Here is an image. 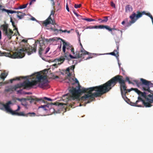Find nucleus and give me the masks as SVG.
Segmentation results:
<instances>
[{
    "label": "nucleus",
    "instance_id": "nucleus-30",
    "mask_svg": "<svg viewBox=\"0 0 153 153\" xmlns=\"http://www.w3.org/2000/svg\"><path fill=\"white\" fill-rule=\"evenodd\" d=\"M41 99H43L45 102H47L45 101L44 100H46L48 101H52V100L50 98H48V97H44L43 98H42Z\"/></svg>",
    "mask_w": 153,
    "mask_h": 153
},
{
    "label": "nucleus",
    "instance_id": "nucleus-8",
    "mask_svg": "<svg viewBox=\"0 0 153 153\" xmlns=\"http://www.w3.org/2000/svg\"><path fill=\"white\" fill-rule=\"evenodd\" d=\"M27 100H30V102L31 103H33L34 104H36V102L39 101H40L41 102H44L45 104H46V105H41L39 107V108H43L45 110H47L48 109L47 108H49L50 105H57V103L58 105H59L58 104H60L59 102L56 103L55 104H53V103H48L47 102H45L43 99L38 98L34 96L30 97L29 98H27Z\"/></svg>",
    "mask_w": 153,
    "mask_h": 153
},
{
    "label": "nucleus",
    "instance_id": "nucleus-44",
    "mask_svg": "<svg viewBox=\"0 0 153 153\" xmlns=\"http://www.w3.org/2000/svg\"><path fill=\"white\" fill-rule=\"evenodd\" d=\"M31 20L33 21H35L36 20V19L35 18L33 17H32L31 19Z\"/></svg>",
    "mask_w": 153,
    "mask_h": 153
},
{
    "label": "nucleus",
    "instance_id": "nucleus-52",
    "mask_svg": "<svg viewBox=\"0 0 153 153\" xmlns=\"http://www.w3.org/2000/svg\"><path fill=\"white\" fill-rule=\"evenodd\" d=\"M53 66H57V65L56 64H55L53 65Z\"/></svg>",
    "mask_w": 153,
    "mask_h": 153
},
{
    "label": "nucleus",
    "instance_id": "nucleus-10",
    "mask_svg": "<svg viewBox=\"0 0 153 153\" xmlns=\"http://www.w3.org/2000/svg\"><path fill=\"white\" fill-rule=\"evenodd\" d=\"M97 28L100 29H105L106 30H108V31H110L111 34L112 35H114V33L112 31L114 30H115V29L114 28H111L108 26L105 25H95L94 26H90L87 27H86V29H92Z\"/></svg>",
    "mask_w": 153,
    "mask_h": 153
},
{
    "label": "nucleus",
    "instance_id": "nucleus-4",
    "mask_svg": "<svg viewBox=\"0 0 153 153\" xmlns=\"http://www.w3.org/2000/svg\"><path fill=\"white\" fill-rule=\"evenodd\" d=\"M60 39L63 42L62 51L64 53V56L60 57L59 59H55V61H57L63 62L65 59H69V57L71 59H79L83 55H89V53L83 48L80 51H76L75 53L74 48L72 45L69 43L65 42L63 39Z\"/></svg>",
    "mask_w": 153,
    "mask_h": 153
},
{
    "label": "nucleus",
    "instance_id": "nucleus-19",
    "mask_svg": "<svg viewBox=\"0 0 153 153\" xmlns=\"http://www.w3.org/2000/svg\"><path fill=\"white\" fill-rule=\"evenodd\" d=\"M74 68L75 66L74 65H72L67 68L66 71L67 72H68V73L67 72L66 73L67 74V75L68 76L70 77L71 75V73L69 72L70 70H71L73 71Z\"/></svg>",
    "mask_w": 153,
    "mask_h": 153
},
{
    "label": "nucleus",
    "instance_id": "nucleus-17",
    "mask_svg": "<svg viewBox=\"0 0 153 153\" xmlns=\"http://www.w3.org/2000/svg\"><path fill=\"white\" fill-rule=\"evenodd\" d=\"M117 49L114 50V52L110 53H108V54H110L114 56H116L117 57L119 56V52H118V48H119V45H117Z\"/></svg>",
    "mask_w": 153,
    "mask_h": 153
},
{
    "label": "nucleus",
    "instance_id": "nucleus-54",
    "mask_svg": "<svg viewBox=\"0 0 153 153\" xmlns=\"http://www.w3.org/2000/svg\"><path fill=\"white\" fill-rule=\"evenodd\" d=\"M32 1H31L30 2V3H29V4H30V5H31V4L32 3Z\"/></svg>",
    "mask_w": 153,
    "mask_h": 153
},
{
    "label": "nucleus",
    "instance_id": "nucleus-57",
    "mask_svg": "<svg viewBox=\"0 0 153 153\" xmlns=\"http://www.w3.org/2000/svg\"><path fill=\"white\" fill-rule=\"evenodd\" d=\"M2 7V6L1 5H0V8H1Z\"/></svg>",
    "mask_w": 153,
    "mask_h": 153
},
{
    "label": "nucleus",
    "instance_id": "nucleus-45",
    "mask_svg": "<svg viewBox=\"0 0 153 153\" xmlns=\"http://www.w3.org/2000/svg\"><path fill=\"white\" fill-rule=\"evenodd\" d=\"M59 30L62 31V32H65L66 31V30H63L62 29H60Z\"/></svg>",
    "mask_w": 153,
    "mask_h": 153
},
{
    "label": "nucleus",
    "instance_id": "nucleus-2",
    "mask_svg": "<svg viewBox=\"0 0 153 153\" xmlns=\"http://www.w3.org/2000/svg\"><path fill=\"white\" fill-rule=\"evenodd\" d=\"M80 87L79 86L78 89L72 87L69 91L71 94L68 93L63 95L62 98V100L67 101L70 100L77 99H79V94L82 93H87V94L82 96L80 99L82 101L88 100L87 103H88L93 100L94 97H99L95 94L97 92H99V86L87 88H80Z\"/></svg>",
    "mask_w": 153,
    "mask_h": 153
},
{
    "label": "nucleus",
    "instance_id": "nucleus-31",
    "mask_svg": "<svg viewBox=\"0 0 153 153\" xmlns=\"http://www.w3.org/2000/svg\"><path fill=\"white\" fill-rule=\"evenodd\" d=\"M81 6V4H75L74 5V7L76 8H80Z\"/></svg>",
    "mask_w": 153,
    "mask_h": 153
},
{
    "label": "nucleus",
    "instance_id": "nucleus-27",
    "mask_svg": "<svg viewBox=\"0 0 153 153\" xmlns=\"http://www.w3.org/2000/svg\"><path fill=\"white\" fill-rule=\"evenodd\" d=\"M12 25L13 27H15V29L17 31V33H18V34L19 35H20L19 33V32H18V28L16 27V25H15V23H14V22H12Z\"/></svg>",
    "mask_w": 153,
    "mask_h": 153
},
{
    "label": "nucleus",
    "instance_id": "nucleus-23",
    "mask_svg": "<svg viewBox=\"0 0 153 153\" xmlns=\"http://www.w3.org/2000/svg\"><path fill=\"white\" fill-rule=\"evenodd\" d=\"M28 4H23V5L20 6L17 8H16V9H22L25 8Z\"/></svg>",
    "mask_w": 153,
    "mask_h": 153
},
{
    "label": "nucleus",
    "instance_id": "nucleus-1",
    "mask_svg": "<svg viewBox=\"0 0 153 153\" xmlns=\"http://www.w3.org/2000/svg\"><path fill=\"white\" fill-rule=\"evenodd\" d=\"M38 44L40 46L39 50V55L43 59L42 57V54H46L50 49L49 47H48L45 49V45L43 40H40L38 42H35L33 45V46H31L30 45L24 46L14 53H12L2 52L0 51V56H4L13 59L22 58L25 56L26 53H27L28 55H30L33 52H36Z\"/></svg>",
    "mask_w": 153,
    "mask_h": 153
},
{
    "label": "nucleus",
    "instance_id": "nucleus-33",
    "mask_svg": "<svg viewBox=\"0 0 153 153\" xmlns=\"http://www.w3.org/2000/svg\"><path fill=\"white\" fill-rule=\"evenodd\" d=\"M50 29L52 30V31H54V32H56V31H57V32H58V31H59V30H58V29H54L52 27H51L50 28Z\"/></svg>",
    "mask_w": 153,
    "mask_h": 153
},
{
    "label": "nucleus",
    "instance_id": "nucleus-42",
    "mask_svg": "<svg viewBox=\"0 0 153 153\" xmlns=\"http://www.w3.org/2000/svg\"><path fill=\"white\" fill-rule=\"evenodd\" d=\"M126 80V81H129L130 80V79H129L128 77H126V80Z\"/></svg>",
    "mask_w": 153,
    "mask_h": 153
},
{
    "label": "nucleus",
    "instance_id": "nucleus-36",
    "mask_svg": "<svg viewBox=\"0 0 153 153\" xmlns=\"http://www.w3.org/2000/svg\"><path fill=\"white\" fill-rule=\"evenodd\" d=\"M59 78V77L57 76H53V78L54 79H56V78Z\"/></svg>",
    "mask_w": 153,
    "mask_h": 153
},
{
    "label": "nucleus",
    "instance_id": "nucleus-9",
    "mask_svg": "<svg viewBox=\"0 0 153 153\" xmlns=\"http://www.w3.org/2000/svg\"><path fill=\"white\" fill-rule=\"evenodd\" d=\"M1 28L3 30V34L7 37L9 39H10L13 36V32L10 28H8V25L7 24H3L1 26Z\"/></svg>",
    "mask_w": 153,
    "mask_h": 153
},
{
    "label": "nucleus",
    "instance_id": "nucleus-55",
    "mask_svg": "<svg viewBox=\"0 0 153 153\" xmlns=\"http://www.w3.org/2000/svg\"><path fill=\"white\" fill-rule=\"evenodd\" d=\"M77 34L79 36V32H77Z\"/></svg>",
    "mask_w": 153,
    "mask_h": 153
},
{
    "label": "nucleus",
    "instance_id": "nucleus-24",
    "mask_svg": "<svg viewBox=\"0 0 153 153\" xmlns=\"http://www.w3.org/2000/svg\"><path fill=\"white\" fill-rule=\"evenodd\" d=\"M82 19L88 22L95 21V19L91 18H83Z\"/></svg>",
    "mask_w": 153,
    "mask_h": 153
},
{
    "label": "nucleus",
    "instance_id": "nucleus-15",
    "mask_svg": "<svg viewBox=\"0 0 153 153\" xmlns=\"http://www.w3.org/2000/svg\"><path fill=\"white\" fill-rule=\"evenodd\" d=\"M19 86L17 84L14 86H11L9 87H7L5 90V91L7 92L13 91H14L17 90L19 88Z\"/></svg>",
    "mask_w": 153,
    "mask_h": 153
},
{
    "label": "nucleus",
    "instance_id": "nucleus-60",
    "mask_svg": "<svg viewBox=\"0 0 153 153\" xmlns=\"http://www.w3.org/2000/svg\"><path fill=\"white\" fill-rule=\"evenodd\" d=\"M20 77V78H22V77ZM23 78H24V77H23Z\"/></svg>",
    "mask_w": 153,
    "mask_h": 153
},
{
    "label": "nucleus",
    "instance_id": "nucleus-22",
    "mask_svg": "<svg viewBox=\"0 0 153 153\" xmlns=\"http://www.w3.org/2000/svg\"><path fill=\"white\" fill-rule=\"evenodd\" d=\"M104 19H98L99 21H101L100 22V23H102L103 22H106L108 21V17L107 16H105L104 17Z\"/></svg>",
    "mask_w": 153,
    "mask_h": 153
},
{
    "label": "nucleus",
    "instance_id": "nucleus-43",
    "mask_svg": "<svg viewBox=\"0 0 153 153\" xmlns=\"http://www.w3.org/2000/svg\"><path fill=\"white\" fill-rule=\"evenodd\" d=\"M75 82L76 83H79L78 81L76 78H75Z\"/></svg>",
    "mask_w": 153,
    "mask_h": 153
},
{
    "label": "nucleus",
    "instance_id": "nucleus-13",
    "mask_svg": "<svg viewBox=\"0 0 153 153\" xmlns=\"http://www.w3.org/2000/svg\"><path fill=\"white\" fill-rule=\"evenodd\" d=\"M12 104L11 101H10L7 102L5 104H3V106L5 109V111L7 113H10L12 115H17V113H18L16 110L15 111H13L10 108V105Z\"/></svg>",
    "mask_w": 153,
    "mask_h": 153
},
{
    "label": "nucleus",
    "instance_id": "nucleus-48",
    "mask_svg": "<svg viewBox=\"0 0 153 153\" xmlns=\"http://www.w3.org/2000/svg\"><path fill=\"white\" fill-rule=\"evenodd\" d=\"M92 58V57H91V56H89L88 57L87 59H90V58Z\"/></svg>",
    "mask_w": 153,
    "mask_h": 153
},
{
    "label": "nucleus",
    "instance_id": "nucleus-29",
    "mask_svg": "<svg viewBox=\"0 0 153 153\" xmlns=\"http://www.w3.org/2000/svg\"><path fill=\"white\" fill-rule=\"evenodd\" d=\"M46 41L47 42H53L54 41L56 40L55 39L53 38H51L49 39H45Z\"/></svg>",
    "mask_w": 153,
    "mask_h": 153
},
{
    "label": "nucleus",
    "instance_id": "nucleus-20",
    "mask_svg": "<svg viewBox=\"0 0 153 153\" xmlns=\"http://www.w3.org/2000/svg\"><path fill=\"white\" fill-rule=\"evenodd\" d=\"M133 10V8L130 5H127L125 7V12L126 13L130 12Z\"/></svg>",
    "mask_w": 153,
    "mask_h": 153
},
{
    "label": "nucleus",
    "instance_id": "nucleus-7",
    "mask_svg": "<svg viewBox=\"0 0 153 153\" xmlns=\"http://www.w3.org/2000/svg\"><path fill=\"white\" fill-rule=\"evenodd\" d=\"M137 14L133 12L132 14L130 16L129 18L131 19L128 24V26H130L132 24L135 23L137 20L139 18L141 17L143 15H146L150 17L152 19L153 24V17L149 13H146L145 11L140 12V11H138L137 12Z\"/></svg>",
    "mask_w": 153,
    "mask_h": 153
},
{
    "label": "nucleus",
    "instance_id": "nucleus-5",
    "mask_svg": "<svg viewBox=\"0 0 153 153\" xmlns=\"http://www.w3.org/2000/svg\"><path fill=\"white\" fill-rule=\"evenodd\" d=\"M140 81L137 80H134L137 86L141 89L142 90L145 91L143 92L139 91L138 89H135V92L139 96L144 97L146 101L149 102L151 103L153 93L150 89V85L151 83L150 81H148L143 78L140 79Z\"/></svg>",
    "mask_w": 153,
    "mask_h": 153
},
{
    "label": "nucleus",
    "instance_id": "nucleus-25",
    "mask_svg": "<svg viewBox=\"0 0 153 153\" xmlns=\"http://www.w3.org/2000/svg\"><path fill=\"white\" fill-rule=\"evenodd\" d=\"M2 11H5L7 12L8 14L10 13H13V10H7L5 9L4 8H3L2 9Z\"/></svg>",
    "mask_w": 153,
    "mask_h": 153
},
{
    "label": "nucleus",
    "instance_id": "nucleus-26",
    "mask_svg": "<svg viewBox=\"0 0 153 153\" xmlns=\"http://www.w3.org/2000/svg\"><path fill=\"white\" fill-rule=\"evenodd\" d=\"M25 15V13H23L21 15H19V14L17 15V16L19 19H22Z\"/></svg>",
    "mask_w": 153,
    "mask_h": 153
},
{
    "label": "nucleus",
    "instance_id": "nucleus-49",
    "mask_svg": "<svg viewBox=\"0 0 153 153\" xmlns=\"http://www.w3.org/2000/svg\"><path fill=\"white\" fill-rule=\"evenodd\" d=\"M129 84H133V83L131 82L130 80L128 81Z\"/></svg>",
    "mask_w": 153,
    "mask_h": 153
},
{
    "label": "nucleus",
    "instance_id": "nucleus-38",
    "mask_svg": "<svg viewBox=\"0 0 153 153\" xmlns=\"http://www.w3.org/2000/svg\"><path fill=\"white\" fill-rule=\"evenodd\" d=\"M22 90H20L17 91V94L21 93Z\"/></svg>",
    "mask_w": 153,
    "mask_h": 153
},
{
    "label": "nucleus",
    "instance_id": "nucleus-59",
    "mask_svg": "<svg viewBox=\"0 0 153 153\" xmlns=\"http://www.w3.org/2000/svg\"><path fill=\"white\" fill-rule=\"evenodd\" d=\"M61 46H62V45H61H61L59 47V48H61Z\"/></svg>",
    "mask_w": 153,
    "mask_h": 153
},
{
    "label": "nucleus",
    "instance_id": "nucleus-28",
    "mask_svg": "<svg viewBox=\"0 0 153 153\" xmlns=\"http://www.w3.org/2000/svg\"><path fill=\"white\" fill-rule=\"evenodd\" d=\"M20 80V77H16L15 78H14V79H10V82L11 83H12L13 82V81H15L16 80Z\"/></svg>",
    "mask_w": 153,
    "mask_h": 153
},
{
    "label": "nucleus",
    "instance_id": "nucleus-40",
    "mask_svg": "<svg viewBox=\"0 0 153 153\" xmlns=\"http://www.w3.org/2000/svg\"><path fill=\"white\" fill-rule=\"evenodd\" d=\"M66 9L68 12L69 11V9L68 8V6L67 4V5L66 6Z\"/></svg>",
    "mask_w": 153,
    "mask_h": 153
},
{
    "label": "nucleus",
    "instance_id": "nucleus-14",
    "mask_svg": "<svg viewBox=\"0 0 153 153\" xmlns=\"http://www.w3.org/2000/svg\"><path fill=\"white\" fill-rule=\"evenodd\" d=\"M17 115L19 116H23L25 117H35L36 116V114L34 112H29L27 114H25L24 112H18L17 113Z\"/></svg>",
    "mask_w": 153,
    "mask_h": 153
},
{
    "label": "nucleus",
    "instance_id": "nucleus-12",
    "mask_svg": "<svg viewBox=\"0 0 153 153\" xmlns=\"http://www.w3.org/2000/svg\"><path fill=\"white\" fill-rule=\"evenodd\" d=\"M139 101L142 102H143V104L144 106L146 107H149L152 106V105L151 104V103L149 102H145V101L140 96H139L138 97V100L136 101L135 102L133 103V105H132L138 107H141V105H137L138 102Z\"/></svg>",
    "mask_w": 153,
    "mask_h": 153
},
{
    "label": "nucleus",
    "instance_id": "nucleus-3",
    "mask_svg": "<svg viewBox=\"0 0 153 153\" xmlns=\"http://www.w3.org/2000/svg\"><path fill=\"white\" fill-rule=\"evenodd\" d=\"M126 81L123 77L118 75L111 78L105 83L99 86V92L95 94L97 96H101L110 91L117 83L120 85V88L121 95L123 96V92L126 91L127 86L126 84Z\"/></svg>",
    "mask_w": 153,
    "mask_h": 153
},
{
    "label": "nucleus",
    "instance_id": "nucleus-47",
    "mask_svg": "<svg viewBox=\"0 0 153 153\" xmlns=\"http://www.w3.org/2000/svg\"><path fill=\"white\" fill-rule=\"evenodd\" d=\"M1 38V30H0V39Z\"/></svg>",
    "mask_w": 153,
    "mask_h": 153
},
{
    "label": "nucleus",
    "instance_id": "nucleus-21",
    "mask_svg": "<svg viewBox=\"0 0 153 153\" xmlns=\"http://www.w3.org/2000/svg\"><path fill=\"white\" fill-rule=\"evenodd\" d=\"M135 89H137L136 88H131L130 89H127L126 88V90L125 91H124L123 93V96H125L126 94L128 93V92H130L132 90H134L135 92L136 90Z\"/></svg>",
    "mask_w": 153,
    "mask_h": 153
},
{
    "label": "nucleus",
    "instance_id": "nucleus-11",
    "mask_svg": "<svg viewBox=\"0 0 153 153\" xmlns=\"http://www.w3.org/2000/svg\"><path fill=\"white\" fill-rule=\"evenodd\" d=\"M55 11L54 10H52L51 11V13L45 21L42 22V24L45 26H47L48 25L51 24L52 25L56 24L54 19H52L51 16H53L55 14Z\"/></svg>",
    "mask_w": 153,
    "mask_h": 153
},
{
    "label": "nucleus",
    "instance_id": "nucleus-41",
    "mask_svg": "<svg viewBox=\"0 0 153 153\" xmlns=\"http://www.w3.org/2000/svg\"><path fill=\"white\" fill-rule=\"evenodd\" d=\"M22 42H23L25 43H26L27 42V40L25 39H23L22 40Z\"/></svg>",
    "mask_w": 153,
    "mask_h": 153
},
{
    "label": "nucleus",
    "instance_id": "nucleus-34",
    "mask_svg": "<svg viewBox=\"0 0 153 153\" xmlns=\"http://www.w3.org/2000/svg\"><path fill=\"white\" fill-rule=\"evenodd\" d=\"M73 13L78 17H82L81 16L79 15V14H78L74 11H73Z\"/></svg>",
    "mask_w": 153,
    "mask_h": 153
},
{
    "label": "nucleus",
    "instance_id": "nucleus-6",
    "mask_svg": "<svg viewBox=\"0 0 153 153\" xmlns=\"http://www.w3.org/2000/svg\"><path fill=\"white\" fill-rule=\"evenodd\" d=\"M35 79L30 82L28 80H26L22 83L18 84L19 88L22 87L25 88L30 87L36 85L38 84V86L44 89H47L49 88L47 80V76L46 75H41L39 74L36 75Z\"/></svg>",
    "mask_w": 153,
    "mask_h": 153
},
{
    "label": "nucleus",
    "instance_id": "nucleus-16",
    "mask_svg": "<svg viewBox=\"0 0 153 153\" xmlns=\"http://www.w3.org/2000/svg\"><path fill=\"white\" fill-rule=\"evenodd\" d=\"M114 28L115 29V30H113L112 31H113V33H114V34L113 35H115V36L114 37V40H115V42H116V45H117H117H118V44H119V42H120V37L119 36H117L116 35L118 33L117 32H115L114 31V30H116V28Z\"/></svg>",
    "mask_w": 153,
    "mask_h": 153
},
{
    "label": "nucleus",
    "instance_id": "nucleus-18",
    "mask_svg": "<svg viewBox=\"0 0 153 153\" xmlns=\"http://www.w3.org/2000/svg\"><path fill=\"white\" fill-rule=\"evenodd\" d=\"M16 100H17L19 101H21L22 102L21 104L23 105L24 106L26 107L27 105V103L26 102V100H27V99H26L25 98H17Z\"/></svg>",
    "mask_w": 153,
    "mask_h": 153
},
{
    "label": "nucleus",
    "instance_id": "nucleus-53",
    "mask_svg": "<svg viewBox=\"0 0 153 153\" xmlns=\"http://www.w3.org/2000/svg\"><path fill=\"white\" fill-rule=\"evenodd\" d=\"M78 18L79 19H82V17H78Z\"/></svg>",
    "mask_w": 153,
    "mask_h": 153
},
{
    "label": "nucleus",
    "instance_id": "nucleus-46",
    "mask_svg": "<svg viewBox=\"0 0 153 153\" xmlns=\"http://www.w3.org/2000/svg\"><path fill=\"white\" fill-rule=\"evenodd\" d=\"M79 41L80 42V45L81 46V47L82 48V44L80 42V37H79Z\"/></svg>",
    "mask_w": 153,
    "mask_h": 153
},
{
    "label": "nucleus",
    "instance_id": "nucleus-37",
    "mask_svg": "<svg viewBox=\"0 0 153 153\" xmlns=\"http://www.w3.org/2000/svg\"><path fill=\"white\" fill-rule=\"evenodd\" d=\"M111 5L112 7H115V4H114L113 2H111Z\"/></svg>",
    "mask_w": 153,
    "mask_h": 153
},
{
    "label": "nucleus",
    "instance_id": "nucleus-35",
    "mask_svg": "<svg viewBox=\"0 0 153 153\" xmlns=\"http://www.w3.org/2000/svg\"><path fill=\"white\" fill-rule=\"evenodd\" d=\"M17 13L18 14H19V13H22L21 12H20V11H16L13 10V13Z\"/></svg>",
    "mask_w": 153,
    "mask_h": 153
},
{
    "label": "nucleus",
    "instance_id": "nucleus-58",
    "mask_svg": "<svg viewBox=\"0 0 153 153\" xmlns=\"http://www.w3.org/2000/svg\"><path fill=\"white\" fill-rule=\"evenodd\" d=\"M35 1V0H31V1H32V2L33 1Z\"/></svg>",
    "mask_w": 153,
    "mask_h": 153
},
{
    "label": "nucleus",
    "instance_id": "nucleus-51",
    "mask_svg": "<svg viewBox=\"0 0 153 153\" xmlns=\"http://www.w3.org/2000/svg\"><path fill=\"white\" fill-rule=\"evenodd\" d=\"M125 23V21H123L122 22V24L123 25Z\"/></svg>",
    "mask_w": 153,
    "mask_h": 153
},
{
    "label": "nucleus",
    "instance_id": "nucleus-56",
    "mask_svg": "<svg viewBox=\"0 0 153 153\" xmlns=\"http://www.w3.org/2000/svg\"><path fill=\"white\" fill-rule=\"evenodd\" d=\"M10 21L11 22H14L13 21H12V19H11V20H10Z\"/></svg>",
    "mask_w": 153,
    "mask_h": 153
},
{
    "label": "nucleus",
    "instance_id": "nucleus-39",
    "mask_svg": "<svg viewBox=\"0 0 153 153\" xmlns=\"http://www.w3.org/2000/svg\"><path fill=\"white\" fill-rule=\"evenodd\" d=\"M20 107L19 105H18V108H17V109L16 110V111H19L20 110Z\"/></svg>",
    "mask_w": 153,
    "mask_h": 153
},
{
    "label": "nucleus",
    "instance_id": "nucleus-32",
    "mask_svg": "<svg viewBox=\"0 0 153 153\" xmlns=\"http://www.w3.org/2000/svg\"><path fill=\"white\" fill-rule=\"evenodd\" d=\"M6 76H5V74L4 73H2L1 74V78L3 79H4L6 77Z\"/></svg>",
    "mask_w": 153,
    "mask_h": 153
},
{
    "label": "nucleus",
    "instance_id": "nucleus-50",
    "mask_svg": "<svg viewBox=\"0 0 153 153\" xmlns=\"http://www.w3.org/2000/svg\"><path fill=\"white\" fill-rule=\"evenodd\" d=\"M52 2H53V3H52V5L53 6H54V5H55V2H54V0H53V1H52Z\"/></svg>",
    "mask_w": 153,
    "mask_h": 153
}]
</instances>
